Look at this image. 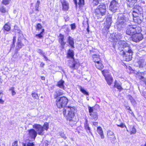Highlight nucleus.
Returning <instances> with one entry per match:
<instances>
[{"mask_svg": "<svg viewBox=\"0 0 146 146\" xmlns=\"http://www.w3.org/2000/svg\"><path fill=\"white\" fill-rule=\"evenodd\" d=\"M99 3V0H92V4L93 6H97Z\"/></svg>", "mask_w": 146, "mask_h": 146, "instance_id": "a19ab883", "label": "nucleus"}, {"mask_svg": "<svg viewBox=\"0 0 146 146\" xmlns=\"http://www.w3.org/2000/svg\"><path fill=\"white\" fill-rule=\"evenodd\" d=\"M66 57L67 58H71L72 59L74 58V53L72 49H69L66 53Z\"/></svg>", "mask_w": 146, "mask_h": 146, "instance_id": "a211bd4d", "label": "nucleus"}, {"mask_svg": "<svg viewBox=\"0 0 146 146\" xmlns=\"http://www.w3.org/2000/svg\"><path fill=\"white\" fill-rule=\"evenodd\" d=\"M64 94L63 91L60 90L55 92L54 95V98L56 99L55 103L57 108L61 109L63 108L66 107L69 102L68 99L65 96H62Z\"/></svg>", "mask_w": 146, "mask_h": 146, "instance_id": "f03ea898", "label": "nucleus"}, {"mask_svg": "<svg viewBox=\"0 0 146 146\" xmlns=\"http://www.w3.org/2000/svg\"><path fill=\"white\" fill-rule=\"evenodd\" d=\"M136 16H133V22L138 24H140L142 21V18L143 17V15H136Z\"/></svg>", "mask_w": 146, "mask_h": 146, "instance_id": "f3484780", "label": "nucleus"}, {"mask_svg": "<svg viewBox=\"0 0 146 146\" xmlns=\"http://www.w3.org/2000/svg\"><path fill=\"white\" fill-rule=\"evenodd\" d=\"M84 127L87 131H88L90 133H91L90 128L89 126V125L87 119L86 120L85 122L84 123Z\"/></svg>", "mask_w": 146, "mask_h": 146, "instance_id": "c85d7f7f", "label": "nucleus"}, {"mask_svg": "<svg viewBox=\"0 0 146 146\" xmlns=\"http://www.w3.org/2000/svg\"><path fill=\"white\" fill-rule=\"evenodd\" d=\"M112 22L111 17H108L106 18V22L104 23V26L103 29V34L106 33L107 35L108 33V30L109 29L111 25Z\"/></svg>", "mask_w": 146, "mask_h": 146, "instance_id": "1a4fd4ad", "label": "nucleus"}, {"mask_svg": "<svg viewBox=\"0 0 146 146\" xmlns=\"http://www.w3.org/2000/svg\"><path fill=\"white\" fill-rule=\"evenodd\" d=\"M36 30L40 31V30H42V26L40 23H38L36 24L35 27Z\"/></svg>", "mask_w": 146, "mask_h": 146, "instance_id": "f704fd0d", "label": "nucleus"}, {"mask_svg": "<svg viewBox=\"0 0 146 146\" xmlns=\"http://www.w3.org/2000/svg\"><path fill=\"white\" fill-rule=\"evenodd\" d=\"M92 123L93 125L96 126L98 124V122H92Z\"/></svg>", "mask_w": 146, "mask_h": 146, "instance_id": "13d9d810", "label": "nucleus"}, {"mask_svg": "<svg viewBox=\"0 0 146 146\" xmlns=\"http://www.w3.org/2000/svg\"><path fill=\"white\" fill-rule=\"evenodd\" d=\"M16 36H13V37L12 44L11 45V49L14 48L15 46V43L16 41Z\"/></svg>", "mask_w": 146, "mask_h": 146, "instance_id": "e433bc0d", "label": "nucleus"}, {"mask_svg": "<svg viewBox=\"0 0 146 146\" xmlns=\"http://www.w3.org/2000/svg\"><path fill=\"white\" fill-rule=\"evenodd\" d=\"M117 125L118 126L120 127L121 128H123L124 127L126 128V126L123 123H121L120 124H117Z\"/></svg>", "mask_w": 146, "mask_h": 146, "instance_id": "c03bdc74", "label": "nucleus"}, {"mask_svg": "<svg viewBox=\"0 0 146 146\" xmlns=\"http://www.w3.org/2000/svg\"><path fill=\"white\" fill-rule=\"evenodd\" d=\"M86 30H87V32H88V33H89V26H88V27H87V28Z\"/></svg>", "mask_w": 146, "mask_h": 146, "instance_id": "680f3d73", "label": "nucleus"}, {"mask_svg": "<svg viewBox=\"0 0 146 146\" xmlns=\"http://www.w3.org/2000/svg\"><path fill=\"white\" fill-rule=\"evenodd\" d=\"M24 46V44L22 42L20 37L17 39V42L16 43V50L17 51L19 50Z\"/></svg>", "mask_w": 146, "mask_h": 146, "instance_id": "6ab92c4d", "label": "nucleus"}, {"mask_svg": "<svg viewBox=\"0 0 146 146\" xmlns=\"http://www.w3.org/2000/svg\"><path fill=\"white\" fill-rule=\"evenodd\" d=\"M1 94H3V93L2 92H0V95ZM2 96H1L0 98V103L1 104H3L4 103V100H3L2 99Z\"/></svg>", "mask_w": 146, "mask_h": 146, "instance_id": "49530a36", "label": "nucleus"}, {"mask_svg": "<svg viewBox=\"0 0 146 146\" xmlns=\"http://www.w3.org/2000/svg\"><path fill=\"white\" fill-rule=\"evenodd\" d=\"M0 12L2 14H5L8 13V10L4 6H2L0 7Z\"/></svg>", "mask_w": 146, "mask_h": 146, "instance_id": "7c9ffc66", "label": "nucleus"}, {"mask_svg": "<svg viewBox=\"0 0 146 146\" xmlns=\"http://www.w3.org/2000/svg\"><path fill=\"white\" fill-rule=\"evenodd\" d=\"M78 4L79 8L83 7L85 5L84 0H78Z\"/></svg>", "mask_w": 146, "mask_h": 146, "instance_id": "72a5a7b5", "label": "nucleus"}, {"mask_svg": "<svg viewBox=\"0 0 146 146\" xmlns=\"http://www.w3.org/2000/svg\"><path fill=\"white\" fill-rule=\"evenodd\" d=\"M43 56L44 57V58L45 59V60L46 61H47L48 60V59L47 57H46L45 55H43Z\"/></svg>", "mask_w": 146, "mask_h": 146, "instance_id": "bf43d9fd", "label": "nucleus"}, {"mask_svg": "<svg viewBox=\"0 0 146 146\" xmlns=\"http://www.w3.org/2000/svg\"><path fill=\"white\" fill-rule=\"evenodd\" d=\"M68 42L72 48H74V42L73 38L69 36L68 37Z\"/></svg>", "mask_w": 146, "mask_h": 146, "instance_id": "4be33fe9", "label": "nucleus"}, {"mask_svg": "<svg viewBox=\"0 0 146 146\" xmlns=\"http://www.w3.org/2000/svg\"><path fill=\"white\" fill-rule=\"evenodd\" d=\"M60 1L62 5V10L64 11H68L70 7L68 1L66 0H60Z\"/></svg>", "mask_w": 146, "mask_h": 146, "instance_id": "4468645a", "label": "nucleus"}, {"mask_svg": "<svg viewBox=\"0 0 146 146\" xmlns=\"http://www.w3.org/2000/svg\"><path fill=\"white\" fill-rule=\"evenodd\" d=\"M35 7V10L37 11H39L38 9V5H36Z\"/></svg>", "mask_w": 146, "mask_h": 146, "instance_id": "4d7b16f0", "label": "nucleus"}, {"mask_svg": "<svg viewBox=\"0 0 146 146\" xmlns=\"http://www.w3.org/2000/svg\"><path fill=\"white\" fill-rule=\"evenodd\" d=\"M79 88L80 91L84 95L86 96H88L89 94L88 92H87L84 88H82L81 86H80Z\"/></svg>", "mask_w": 146, "mask_h": 146, "instance_id": "2f4dec72", "label": "nucleus"}, {"mask_svg": "<svg viewBox=\"0 0 146 146\" xmlns=\"http://www.w3.org/2000/svg\"><path fill=\"white\" fill-rule=\"evenodd\" d=\"M28 137L33 140L35 139L38 134V131L33 129H31L27 130Z\"/></svg>", "mask_w": 146, "mask_h": 146, "instance_id": "f8f14e48", "label": "nucleus"}, {"mask_svg": "<svg viewBox=\"0 0 146 146\" xmlns=\"http://www.w3.org/2000/svg\"><path fill=\"white\" fill-rule=\"evenodd\" d=\"M128 99L130 100L131 102H132L133 101H134L135 100L133 99L132 97L130 95H128L127 96Z\"/></svg>", "mask_w": 146, "mask_h": 146, "instance_id": "8fccbe9b", "label": "nucleus"}, {"mask_svg": "<svg viewBox=\"0 0 146 146\" xmlns=\"http://www.w3.org/2000/svg\"><path fill=\"white\" fill-rule=\"evenodd\" d=\"M137 0H127L126 3L127 6L130 7L131 6L133 5L137 2Z\"/></svg>", "mask_w": 146, "mask_h": 146, "instance_id": "c756f323", "label": "nucleus"}, {"mask_svg": "<svg viewBox=\"0 0 146 146\" xmlns=\"http://www.w3.org/2000/svg\"><path fill=\"white\" fill-rule=\"evenodd\" d=\"M107 137L111 141H114L116 139L115 134L113 131L110 130H108L107 131Z\"/></svg>", "mask_w": 146, "mask_h": 146, "instance_id": "2eb2a0df", "label": "nucleus"}, {"mask_svg": "<svg viewBox=\"0 0 146 146\" xmlns=\"http://www.w3.org/2000/svg\"><path fill=\"white\" fill-rule=\"evenodd\" d=\"M80 65L79 60L78 59H72L71 63H69V67L73 70H77Z\"/></svg>", "mask_w": 146, "mask_h": 146, "instance_id": "9d476101", "label": "nucleus"}, {"mask_svg": "<svg viewBox=\"0 0 146 146\" xmlns=\"http://www.w3.org/2000/svg\"><path fill=\"white\" fill-rule=\"evenodd\" d=\"M113 87L114 88H116L119 92H120L123 89L121 85L119 84V83H117L116 80L114 82V84L113 85Z\"/></svg>", "mask_w": 146, "mask_h": 146, "instance_id": "cd10ccee", "label": "nucleus"}, {"mask_svg": "<svg viewBox=\"0 0 146 146\" xmlns=\"http://www.w3.org/2000/svg\"><path fill=\"white\" fill-rule=\"evenodd\" d=\"M97 131L98 133L100 135L101 138L103 139L104 136L102 128L100 126H98L97 127Z\"/></svg>", "mask_w": 146, "mask_h": 146, "instance_id": "a878e982", "label": "nucleus"}, {"mask_svg": "<svg viewBox=\"0 0 146 146\" xmlns=\"http://www.w3.org/2000/svg\"><path fill=\"white\" fill-rule=\"evenodd\" d=\"M23 146H35V145L33 142H28L26 145L25 143H23Z\"/></svg>", "mask_w": 146, "mask_h": 146, "instance_id": "ea45409f", "label": "nucleus"}, {"mask_svg": "<svg viewBox=\"0 0 146 146\" xmlns=\"http://www.w3.org/2000/svg\"><path fill=\"white\" fill-rule=\"evenodd\" d=\"M106 8L105 4L102 3L99 5L94 10L93 16L94 19H98L106 14Z\"/></svg>", "mask_w": 146, "mask_h": 146, "instance_id": "7ed1b4c3", "label": "nucleus"}, {"mask_svg": "<svg viewBox=\"0 0 146 146\" xmlns=\"http://www.w3.org/2000/svg\"><path fill=\"white\" fill-rule=\"evenodd\" d=\"M89 115L91 117V119L94 121L97 120L98 118L97 110L95 108V106L88 107Z\"/></svg>", "mask_w": 146, "mask_h": 146, "instance_id": "6e6552de", "label": "nucleus"}, {"mask_svg": "<svg viewBox=\"0 0 146 146\" xmlns=\"http://www.w3.org/2000/svg\"><path fill=\"white\" fill-rule=\"evenodd\" d=\"M94 64L95 65L97 68L100 70H102L104 68V66L102 63V60L98 61Z\"/></svg>", "mask_w": 146, "mask_h": 146, "instance_id": "412c9836", "label": "nucleus"}, {"mask_svg": "<svg viewBox=\"0 0 146 146\" xmlns=\"http://www.w3.org/2000/svg\"><path fill=\"white\" fill-rule=\"evenodd\" d=\"M11 1V0H2V4L5 5H8Z\"/></svg>", "mask_w": 146, "mask_h": 146, "instance_id": "58836bf2", "label": "nucleus"}, {"mask_svg": "<svg viewBox=\"0 0 146 146\" xmlns=\"http://www.w3.org/2000/svg\"><path fill=\"white\" fill-rule=\"evenodd\" d=\"M127 109L129 110V113H131L133 117H135V116L133 113L132 111L130 109V108L129 107H128V108Z\"/></svg>", "mask_w": 146, "mask_h": 146, "instance_id": "de8ad7c7", "label": "nucleus"}, {"mask_svg": "<svg viewBox=\"0 0 146 146\" xmlns=\"http://www.w3.org/2000/svg\"><path fill=\"white\" fill-rule=\"evenodd\" d=\"M71 29L74 30L76 28V26L75 23H73L70 25Z\"/></svg>", "mask_w": 146, "mask_h": 146, "instance_id": "a18cd8bd", "label": "nucleus"}, {"mask_svg": "<svg viewBox=\"0 0 146 146\" xmlns=\"http://www.w3.org/2000/svg\"><path fill=\"white\" fill-rule=\"evenodd\" d=\"M143 146H146V142L145 143L144 145H143Z\"/></svg>", "mask_w": 146, "mask_h": 146, "instance_id": "0e129e2a", "label": "nucleus"}, {"mask_svg": "<svg viewBox=\"0 0 146 146\" xmlns=\"http://www.w3.org/2000/svg\"><path fill=\"white\" fill-rule=\"evenodd\" d=\"M9 90H11V91L12 95V96H14L16 94V92L14 90V88L13 87H11L9 89Z\"/></svg>", "mask_w": 146, "mask_h": 146, "instance_id": "79ce46f5", "label": "nucleus"}, {"mask_svg": "<svg viewBox=\"0 0 146 146\" xmlns=\"http://www.w3.org/2000/svg\"><path fill=\"white\" fill-rule=\"evenodd\" d=\"M141 31V27L138 25H129L127 27L126 33L131 36V40L137 43L142 40L143 38Z\"/></svg>", "mask_w": 146, "mask_h": 146, "instance_id": "f257e3e1", "label": "nucleus"}, {"mask_svg": "<svg viewBox=\"0 0 146 146\" xmlns=\"http://www.w3.org/2000/svg\"><path fill=\"white\" fill-rule=\"evenodd\" d=\"M121 45L119 47L121 48V49L123 50V49L127 47L128 49H131L129 45L125 42H122L121 43Z\"/></svg>", "mask_w": 146, "mask_h": 146, "instance_id": "bb28decb", "label": "nucleus"}, {"mask_svg": "<svg viewBox=\"0 0 146 146\" xmlns=\"http://www.w3.org/2000/svg\"><path fill=\"white\" fill-rule=\"evenodd\" d=\"M76 6L77 7L78 5V2L77 0H73Z\"/></svg>", "mask_w": 146, "mask_h": 146, "instance_id": "6e6d98bb", "label": "nucleus"}, {"mask_svg": "<svg viewBox=\"0 0 146 146\" xmlns=\"http://www.w3.org/2000/svg\"><path fill=\"white\" fill-rule=\"evenodd\" d=\"M45 65V64L43 62H41L40 63V67L41 68H43Z\"/></svg>", "mask_w": 146, "mask_h": 146, "instance_id": "5fc2aeb1", "label": "nucleus"}, {"mask_svg": "<svg viewBox=\"0 0 146 146\" xmlns=\"http://www.w3.org/2000/svg\"><path fill=\"white\" fill-rule=\"evenodd\" d=\"M139 78L146 85V79L143 76L141 75H139L138 76Z\"/></svg>", "mask_w": 146, "mask_h": 146, "instance_id": "4c0bfd02", "label": "nucleus"}, {"mask_svg": "<svg viewBox=\"0 0 146 146\" xmlns=\"http://www.w3.org/2000/svg\"><path fill=\"white\" fill-rule=\"evenodd\" d=\"M33 127L37 130L38 135H43L44 133V129L47 131L49 129V123L47 122H45L43 126L39 124H35L33 125Z\"/></svg>", "mask_w": 146, "mask_h": 146, "instance_id": "423d86ee", "label": "nucleus"}, {"mask_svg": "<svg viewBox=\"0 0 146 146\" xmlns=\"http://www.w3.org/2000/svg\"><path fill=\"white\" fill-rule=\"evenodd\" d=\"M41 78L42 80H45V78L44 76H41Z\"/></svg>", "mask_w": 146, "mask_h": 146, "instance_id": "052dcab7", "label": "nucleus"}, {"mask_svg": "<svg viewBox=\"0 0 146 146\" xmlns=\"http://www.w3.org/2000/svg\"><path fill=\"white\" fill-rule=\"evenodd\" d=\"M38 52L40 54L42 55V56H43V55H45L44 53L41 49H39L38 51Z\"/></svg>", "mask_w": 146, "mask_h": 146, "instance_id": "09e8293b", "label": "nucleus"}, {"mask_svg": "<svg viewBox=\"0 0 146 146\" xmlns=\"http://www.w3.org/2000/svg\"><path fill=\"white\" fill-rule=\"evenodd\" d=\"M12 146H18V141H15L12 143Z\"/></svg>", "mask_w": 146, "mask_h": 146, "instance_id": "3c124183", "label": "nucleus"}, {"mask_svg": "<svg viewBox=\"0 0 146 146\" xmlns=\"http://www.w3.org/2000/svg\"><path fill=\"white\" fill-rule=\"evenodd\" d=\"M66 110L65 108H63V113L64 116L66 115Z\"/></svg>", "mask_w": 146, "mask_h": 146, "instance_id": "864d4df0", "label": "nucleus"}, {"mask_svg": "<svg viewBox=\"0 0 146 146\" xmlns=\"http://www.w3.org/2000/svg\"><path fill=\"white\" fill-rule=\"evenodd\" d=\"M127 131L131 135L135 134L137 131L134 125H129L128 126V129H127Z\"/></svg>", "mask_w": 146, "mask_h": 146, "instance_id": "aec40b11", "label": "nucleus"}, {"mask_svg": "<svg viewBox=\"0 0 146 146\" xmlns=\"http://www.w3.org/2000/svg\"><path fill=\"white\" fill-rule=\"evenodd\" d=\"M44 29H42L41 32L39 34L35 35V36L38 38H43V33L44 32Z\"/></svg>", "mask_w": 146, "mask_h": 146, "instance_id": "473e14b6", "label": "nucleus"}, {"mask_svg": "<svg viewBox=\"0 0 146 146\" xmlns=\"http://www.w3.org/2000/svg\"><path fill=\"white\" fill-rule=\"evenodd\" d=\"M37 3L38 4V5L39 4L40 2L39 1H37Z\"/></svg>", "mask_w": 146, "mask_h": 146, "instance_id": "e2e57ef3", "label": "nucleus"}, {"mask_svg": "<svg viewBox=\"0 0 146 146\" xmlns=\"http://www.w3.org/2000/svg\"><path fill=\"white\" fill-rule=\"evenodd\" d=\"M61 137L64 139H65L67 138V137L66 135L63 133H61L60 135Z\"/></svg>", "mask_w": 146, "mask_h": 146, "instance_id": "603ef678", "label": "nucleus"}, {"mask_svg": "<svg viewBox=\"0 0 146 146\" xmlns=\"http://www.w3.org/2000/svg\"><path fill=\"white\" fill-rule=\"evenodd\" d=\"M15 27H16L17 28H18V27L17 25H15L14 26V28L13 30V31H14L15 32H16V31H18V33H19V34L21 33V31L20 29H16L15 28Z\"/></svg>", "mask_w": 146, "mask_h": 146, "instance_id": "37998d69", "label": "nucleus"}, {"mask_svg": "<svg viewBox=\"0 0 146 146\" xmlns=\"http://www.w3.org/2000/svg\"><path fill=\"white\" fill-rule=\"evenodd\" d=\"M134 10L132 12V16H136V15H141L142 9L141 7L139 5H135L133 7Z\"/></svg>", "mask_w": 146, "mask_h": 146, "instance_id": "ddd939ff", "label": "nucleus"}, {"mask_svg": "<svg viewBox=\"0 0 146 146\" xmlns=\"http://www.w3.org/2000/svg\"><path fill=\"white\" fill-rule=\"evenodd\" d=\"M118 3L115 0H112L110 6V10L112 12H115L117 9Z\"/></svg>", "mask_w": 146, "mask_h": 146, "instance_id": "dca6fc26", "label": "nucleus"}, {"mask_svg": "<svg viewBox=\"0 0 146 146\" xmlns=\"http://www.w3.org/2000/svg\"><path fill=\"white\" fill-rule=\"evenodd\" d=\"M92 60L93 62L95 63L102 60L100 58V55L99 54H94L92 56Z\"/></svg>", "mask_w": 146, "mask_h": 146, "instance_id": "b1692460", "label": "nucleus"}, {"mask_svg": "<svg viewBox=\"0 0 146 146\" xmlns=\"http://www.w3.org/2000/svg\"><path fill=\"white\" fill-rule=\"evenodd\" d=\"M11 29V26L8 23H6L3 28V32L4 33L10 31Z\"/></svg>", "mask_w": 146, "mask_h": 146, "instance_id": "5701e85b", "label": "nucleus"}, {"mask_svg": "<svg viewBox=\"0 0 146 146\" xmlns=\"http://www.w3.org/2000/svg\"><path fill=\"white\" fill-rule=\"evenodd\" d=\"M58 41L60 44V47L61 49H63L65 48V46L66 44V42L64 40V35L61 34H59L58 36Z\"/></svg>", "mask_w": 146, "mask_h": 146, "instance_id": "9b49d317", "label": "nucleus"}, {"mask_svg": "<svg viewBox=\"0 0 146 146\" xmlns=\"http://www.w3.org/2000/svg\"><path fill=\"white\" fill-rule=\"evenodd\" d=\"M67 108H69L70 110L68 111V113L66 116L67 121H69V123L71 126L74 125L76 120V118L75 114L73 108L68 106Z\"/></svg>", "mask_w": 146, "mask_h": 146, "instance_id": "20e7f679", "label": "nucleus"}, {"mask_svg": "<svg viewBox=\"0 0 146 146\" xmlns=\"http://www.w3.org/2000/svg\"><path fill=\"white\" fill-rule=\"evenodd\" d=\"M120 55L122 56L123 60L129 62L132 60V55L133 53L131 49H128L127 51L125 52L121 49V47H118L117 49Z\"/></svg>", "mask_w": 146, "mask_h": 146, "instance_id": "39448f33", "label": "nucleus"}, {"mask_svg": "<svg viewBox=\"0 0 146 146\" xmlns=\"http://www.w3.org/2000/svg\"><path fill=\"white\" fill-rule=\"evenodd\" d=\"M102 73L105 78L107 84L109 86L111 85L113 81V78L112 76L110 74H108L109 73V70L107 69H104L101 71Z\"/></svg>", "mask_w": 146, "mask_h": 146, "instance_id": "0eeeda50", "label": "nucleus"}, {"mask_svg": "<svg viewBox=\"0 0 146 146\" xmlns=\"http://www.w3.org/2000/svg\"><path fill=\"white\" fill-rule=\"evenodd\" d=\"M31 95L32 97L34 98V99L36 100H39V97L38 96V94L36 93L33 92L32 93Z\"/></svg>", "mask_w": 146, "mask_h": 146, "instance_id": "c9c22d12", "label": "nucleus"}, {"mask_svg": "<svg viewBox=\"0 0 146 146\" xmlns=\"http://www.w3.org/2000/svg\"><path fill=\"white\" fill-rule=\"evenodd\" d=\"M90 52H93V51H90Z\"/></svg>", "mask_w": 146, "mask_h": 146, "instance_id": "69168bd1", "label": "nucleus"}, {"mask_svg": "<svg viewBox=\"0 0 146 146\" xmlns=\"http://www.w3.org/2000/svg\"><path fill=\"white\" fill-rule=\"evenodd\" d=\"M64 81L62 79H61L57 82L56 86L63 90H64Z\"/></svg>", "mask_w": 146, "mask_h": 146, "instance_id": "393cba45", "label": "nucleus"}]
</instances>
